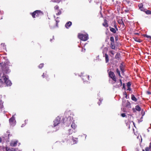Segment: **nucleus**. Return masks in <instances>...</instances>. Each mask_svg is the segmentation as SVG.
<instances>
[{
	"mask_svg": "<svg viewBox=\"0 0 151 151\" xmlns=\"http://www.w3.org/2000/svg\"><path fill=\"white\" fill-rule=\"evenodd\" d=\"M9 61H6L2 65L1 64H0V65L1 66V69L2 71L3 72V73H8L10 72L9 67L6 66L9 65Z\"/></svg>",
	"mask_w": 151,
	"mask_h": 151,
	"instance_id": "obj_1",
	"label": "nucleus"
},
{
	"mask_svg": "<svg viewBox=\"0 0 151 151\" xmlns=\"http://www.w3.org/2000/svg\"><path fill=\"white\" fill-rule=\"evenodd\" d=\"M1 75L2 73L0 72V87H1L3 86L2 84L7 81L8 78L3 73L2 76Z\"/></svg>",
	"mask_w": 151,
	"mask_h": 151,
	"instance_id": "obj_2",
	"label": "nucleus"
},
{
	"mask_svg": "<svg viewBox=\"0 0 151 151\" xmlns=\"http://www.w3.org/2000/svg\"><path fill=\"white\" fill-rule=\"evenodd\" d=\"M134 91V94H133V101H134V102H133V104H137L139 103L138 101L139 99V95L138 93H136L135 91Z\"/></svg>",
	"mask_w": 151,
	"mask_h": 151,
	"instance_id": "obj_3",
	"label": "nucleus"
},
{
	"mask_svg": "<svg viewBox=\"0 0 151 151\" xmlns=\"http://www.w3.org/2000/svg\"><path fill=\"white\" fill-rule=\"evenodd\" d=\"M43 15V13L40 10H36L32 14V16L33 18L36 17L35 16L37 17H39Z\"/></svg>",
	"mask_w": 151,
	"mask_h": 151,
	"instance_id": "obj_4",
	"label": "nucleus"
},
{
	"mask_svg": "<svg viewBox=\"0 0 151 151\" xmlns=\"http://www.w3.org/2000/svg\"><path fill=\"white\" fill-rule=\"evenodd\" d=\"M78 37L80 39L84 41H86L88 39V35L79 34L78 35Z\"/></svg>",
	"mask_w": 151,
	"mask_h": 151,
	"instance_id": "obj_5",
	"label": "nucleus"
},
{
	"mask_svg": "<svg viewBox=\"0 0 151 151\" xmlns=\"http://www.w3.org/2000/svg\"><path fill=\"white\" fill-rule=\"evenodd\" d=\"M9 122L10 125L11 126H14L15 125L16 121L14 115L9 119Z\"/></svg>",
	"mask_w": 151,
	"mask_h": 151,
	"instance_id": "obj_6",
	"label": "nucleus"
},
{
	"mask_svg": "<svg viewBox=\"0 0 151 151\" xmlns=\"http://www.w3.org/2000/svg\"><path fill=\"white\" fill-rule=\"evenodd\" d=\"M122 104L123 106H125L127 108L130 107V104L128 101H123Z\"/></svg>",
	"mask_w": 151,
	"mask_h": 151,
	"instance_id": "obj_7",
	"label": "nucleus"
},
{
	"mask_svg": "<svg viewBox=\"0 0 151 151\" xmlns=\"http://www.w3.org/2000/svg\"><path fill=\"white\" fill-rule=\"evenodd\" d=\"M60 119V118L58 116L55 119L54 121V127L56 126L59 124Z\"/></svg>",
	"mask_w": 151,
	"mask_h": 151,
	"instance_id": "obj_8",
	"label": "nucleus"
},
{
	"mask_svg": "<svg viewBox=\"0 0 151 151\" xmlns=\"http://www.w3.org/2000/svg\"><path fill=\"white\" fill-rule=\"evenodd\" d=\"M109 77L111 78L115 82L116 81V77L114 73L113 72L110 71L109 73Z\"/></svg>",
	"mask_w": 151,
	"mask_h": 151,
	"instance_id": "obj_9",
	"label": "nucleus"
},
{
	"mask_svg": "<svg viewBox=\"0 0 151 151\" xmlns=\"http://www.w3.org/2000/svg\"><path fill=\"white\" fill-rule=\"evenodd\" d=\"M136 110L140 111L141 110V108L139 105H137L135 106V109L133 108V111L134 112H136Z\"/></svg>",
	"mask_w": 151,
	"mask_h": 151,
	"instance_id": "obj_10",
	"label": "nucleus"
},
{
	"mask_svg": "<svg viewBox=\"0 0 151 151\" xmlns=\"http://www.w3.org/2000/svg\"><path fill=\"white\" fill-rule=\"evenodd\" d=\"M17 140L12 141L10 143V145L12 147H15L17 145Z\"/></svg>",
	"mask_w": 151,
	"mask_h": 151,
	"instance_id": "obj_11",
	"label": "nucleus"
},
{
	"mask_svg": "<svg viewBox=\"0 0 151 151\" xmlns=\"http://www.w3.org/2000/svg\"><path fill=\"white\" fill-rule=\"evenodd\" d=\"M143 4L142 3H140L138 5V7L139 8V9L142 11L144 12L145 10V9L143 7Z\"/></svg>",
	"mask_w": 151,
	"mask_h": 151,
	"instance_id": "obj_12",
	"label": "nucleus"
},
{
	"mask_svg": "<svg viewBox=\"0 0 151 151\" xmlns=\"http://www.w3.org/2000/svg\"><path fill=\"white\" fill-rule=\"evenodd\" d=\"M133 38H134L135 41L139 42H142V40L139 39L138 37H135V36H134V35H133Z\"/></svg>",
	"mask_w": 151,
	"mask_h": 151,
	"instance_id": "obj_13",
	"label": "nucleus"
},
{
	"mask_svg": "<svg viewBox=\"0 0 151 151\" xmlns=\"http://www.w3.org/2000/svg\"><path fill=\"white\" fill-rule=\"evenodd\" d=\"M72 25V22L69 21L67 22L65 24V26L67 28H68Z\"/></svg>",
	"mask_w": 151,
	"mask_h": 151,
	"instance_id": "obj_14",
	"label": "nucleus"
},
{
	"mask_svg": "<svg viewBox=\"0 0 151 151\" xmlns=\"http://www.w3.org/2000/svg\"><path fill=\"white\" fill-rule=\"evenodd\" d=\"M104 57L105 58V61L106 63H107L109 62V58L108 55L106 53H105Z\"/></svg>",
	"mask_w": 151,
	"mask_h": 151,
	"instance_id": "obj_15",
	"label": "nucleus"
},
{
	"mask_svg": "<svg viewBox=\"0 0 151 151\" xmlns=\"http://www.w3.org/2000/svg\"><path fill=\"white\" fill-rule=\"evenodd\" d=\"M118 22L119 24L122 26L123 27H124V25L122 19H119L118 20Z\"/></svg>",
	"mask_w": 151,
	"mask_h": 151,
	"instance_id": "obj_16",
	"label": "nucleus"
},
{
	"mask_svg": "<svg viewBox=\"0 0 151 151\" xmlns=\"http://www.w3.org/2000/svg\"><path fill=\"white\" fill-rule=\"evenodd\" d=\"M131 83L130 82H128L127 83V90L131 91V89L130 88V87L131 86Z\"/></svg>",
	"mask_w": 151,
	"mask_h": 151,
	"instance_id": "obj_17",
	"label": "nucleus"
},
{
	"mask_svg": "<svg viewBox=\"0 0 151 151\" xmlns=\"http://www.w3.org/2000/svg\"><path fill=\"white\" fill-rule=\"evenodd\" d=\"M4 83H5L7 86H10L12 85V83L11 82V81L9 80H8L7 79V81H6V82H5Z\"/></svg>",
	"mask_w": 151,
	"mask_h": 151,
	"instance_id": "obj_18",
	"label": "nucleus"
},
{
	"mask_svg": "<svg viewBox=\"0 0 151 151\" xmlns=\"http://www.w3.org/2000/svg\"><path fill=\"white\" fill-rule=\"evenodd\" d=\"M145 150L146 151H149L151 150V142L150 143L149 147H146Z\"/></svg>",
	"mask_w": 151,
	"mask_h": 151,
	"instance_id": "obj_19",
	"label": "nucleus"
},
{
	"mask_svg": "<svg viewBox=\"0 0 151 151\" xmlns=\"http://www.w3.org/2000/svg\"><path fill=\"white\" fill-rule=\"evenodd\" d=\"M103 25L105 27H107L108 26L107 21L106 20H104V22L103 24Z\"/></svg>",
	"mask_w": 151,
	"mask_h": 151,
	"instance_id": "obj_20",
	"label": "nucleus"
},
{
	"mask_svg": "<svg viewBox=\"0 0 151 151\" xmlns=\"http://www.w3.org/2000/svg\"><path fill=\"white\" fill-rule=\"evenodd\" d=\"M144 12H145L147 14H151V11L149 10H147L146 9H145V10Z\"/></svg>",
	"mask_w": 151,
	"mask_h": 151,
	"instance_id": "obj_21",
	"label": "nucleus"
},
{
	"mask_svg": "<svg viewBox=\"0 0 151 151\" xmlns=\"http://www.w3.org/2000/svg\"><path fill=\"white\" fill-rule=\"evenodd\" d=\"M111 47L113 49H115V47L114 45V42H111Z\"/></svg>",
	"mask_w": 151,
	"mask_h": 151,
	"instance_id": "obj_22",
	"label": "nucleus"
},
{
	"mask_svg": "<svg viewBox=\"0 0 151 151\" xmlns=\"http://www.w3.org/2000/svg\"><path fill=\"white\" fill-rule=\"evenodd\" d=\"M139 32L137 31V32H135L134 31L133 32V33L134 36H135V35H137L138 36H139Z\"/></svg>",
	"mask_w": 151,
	"mask_h": 151,
	"instance_id": "obj_23",
	"label": "nucleus"
},
{
	"mask_svg": "<svg viewBox=\"0 0 151 151\" xmlns=\"http://www.w3.org/2000/svg\"><path fill=\"white\" fill-rule=\"evenodd\" d=\"M110 31L113 33H115L116 31L115 29L113 28H111L110 29Z\"/></svg>",
	"mask_w": 151,
	"mask_h": 151,
	"instance_id": "obj_24",
	"label": "nucleus"
},
{
	"mask_svg": "<svg viewBox=\"0 0 151 151\" xmlns=\"http://www.w3.org/2000/svg\"><path fill=\"white\" fill-rule=\"evenodd\" d=\"M71 127L72 128L74 129L76 128V125L75 123H73L71 125Z\"/></svg>",
	"mask_w": 151,
	"mask_h": 151,
	"instance_id": "obj_25",
	"label": "nucleus"
},
{
	"mask_svg": "<svg viewBox=\"0 0 151 151\" xmlns=\"http://www.w3.org/2000/svg\"><path fill=\"white\" fill-rule=\"evenodd\" d=\"M3 107V102L2 101H0V109H1Z\"/></svg>",
	"mask_w": 151,
	"mask_h": 151,
	"instance_id": "obj_26",
	"label": "nucleus"
},
{
	"mask_svg": "<svg viewBox=\"0 0 151 151\" xmlns=\"http://www.w3.org/2000/svg\"><path fill=\"white\" fill-rule=\"evenodd\" d=\"M6 151H13L12 149H11L7 147H6Z\"/></svg>",
	"mask_w": 151,
	"mask_h": 151,
	"instance_id": "obj_27",
	"label": "nucleus"
},
{
	"mask_svg": "<svg viewBox=\"0 0 151 151\" xmlns=\"http://www.w3.org/2000/svg\"><path fill=\"white\" fill-rule=\"evenodd\" d=\"M110 40L111 41V42H114V38L113 37H110Z\"/></svg>",
	"mask_w": 151,
	"mask_h": 151,
	"instance_id": "obj_28",
	"label": "nucleus"
},
{
	"mask_svg": "<svg viewBox=\"0 0 151 151\" xmlns=\"http://www.w3.org/2000/svg\"><path fill=\"white\" fill-rule=\"evenodd\" d=\"M116 73L118 74L121 77V76L120 75V71H119V70L118 69H117L116 70Z\"/></svg>",
	"mask_w": 151,
	"mask_h": 151,
	"instance_id": "obj_29",
	"label": "nucleus"
},
{
	"mask_svg": "<svg viewBox=\"0 0 151 151\" xmlns=\"http://www.w3.org/2000/svg\"><path fill=\"white\" fill-rule=\"evenodd\" d=\"M43 63H42L40 64L38 66L39 68H41L43 66Z\"/></svg>",
	"mask_w": 151,
	"mask_h": 151,
	"instance_id": "obj_30",
	"label": "nucleus"
},
{
	"mask_svg": "<svg viewBox=\"0 0 151 151\" xmlns=\"http://www.w3.org/2000/svg\"><path fill=\"white\" fill-rule=\"evenodd\" d=\"M61 13V12L59 10L58 12L56 14V15L58 16L60 15Z\"/></svg>",
	"mask_w": 151,
	"mask_h": 151,
	"instance_id": "obj_31",
	"label": "nucleus"
},
{
	"mask_svg": "<svg viewBox=\"0 0 151 151\" xmlns=\"http://www.w3.org/2000/svg\"><path fill=\"white\" fill-rule=\"evenodd\" d=\"M122 66H120V69L122 73H123L124 71V69L122 68Z\"/></svg>",
	"mask_w": 151,
	"mask_h": 151,
	"instance_id": "obj_32",
	"label": "nucleus"
},
{
	"mask_svg": "<svg viewBox=\"0 0 151 151\" xmlns=\"http://www.w3.org/2000/svg\"><path fill=\"white\" fill-rule=\"evenodd\" d=\"M84 78H82V79L84 81V79H85V78H88V80L89 79V76H88L87 77L86 76H85V77H84ZM84 82H85V81H83Z\"/></svg>",
	"mask_w": 151,
	"mask_h": 151,
	"instance_id": "obj_33",
	"label": "nucleus"
},
{
	"mask_svg": "<svg viewBox=\"0 0 151 151\" xmlns=\"http://www.w3.org/2000/svg\"><path fill=\"white\" fill-rule=\"evenodd\" d=\"M68 131L69 132V133H68V135H70V134H72V132L71 131V129H69V130Z\"/></svg>",
	"mask_w": 151,
	"mask_h": 151,
	"instance_id": "obj_34",
	"label": "nucleus"
},
{
	"mask_svg": "<svg viewBox=\"0 0 151 151\" xmlns=\"http://www.w3.org/2000/svg\"><path fill=\"white\" fill-rule=\"evenodd\" d=\"M58 8H59L58 6H57V5L55 6L54 7V9H55L57 10L58 9Z\"/></svg>",
	"mask_w": 151,
	"mask_h": 151,
	"instance_id": "obj_35",
	"label": "nucleus"
},
{
	"mask_svg": "<svg viewBox=\"0 0 151 151\" xmlns=\"http://www.w3.org/2000/svg\"><path fill=\"white\" fill-rule=\"evenodd\" d=\"M121 115L122 117H124L126 116V115L124 113H123L121 114Z\"/></svg>",
	"mask_w": 151,
	"mask_h": 151,
	"instance_id": "obj_36",
	"label": "nucleus"
},
{
	"mask_svg": "<svg viewBox=\"0 0 151 151\" xmlns=\"http://www.w3.org/2000/svg\"><path fill=\"white\" fill-rule=\"evenodd\" d=\"M123 88L125 89V85L124 83L123 84Z\"/></svg>",
	"mask_w": 151,
	"mask_h": 151,
	"instance_id": "obj_37",
	"label": "nucleus"
},
{
	"mask_svg": "<svg viewBox=\"0 0 151 151\" xmlns=\"http://www.w3.org/2000/svg\"><path fill=\"white\" fill-rule=\"evenodd\" d=\"M1 45L3 46L4 49L6 48V45L2 43Z\"/></svg>",
	"mask_w": 151,
	"mask_h": 151,
	"instance_id": "obj_38",
	"label": "nucleus"
},
{
	"mask_svg": "<svg viewBox=\"0 0 151 151\" xmlns=\"http://www.w3.org/2000/svg\"><path fill=\"white\" fill-rule=\"evenodd\" d=\"M145 36L146 37H147V38H151V37L149 36H148L147 35H145V36Z\"/></svg>",
	"mask_w": 151,
	"mask_h": 151,
	"instance_id": "obj_39",
	"label": "nucleus"
},
{
	"mask_svg": "<svg viewBox=\"0 0 151 151\" xmlns=\"http://www.w3.org/2000/svg\"><path fill=\"white\" fill-rule=\"evenodd\" d=\"M107 50H108V48L107 47H105V48H104V51L103 52V53H104L105 50L107 51Z\"/></svg>",
	"mask_w": 151,
	"mask_h": 151,
	"instance_id": "obj_40",
	"label": "nucleus"
},
{
	"mask_svg": "<svg viewBox=\"0 0 151 151\" xmlns=\"http://www.w3.org/2000/svg\"><path fill=\"white\" fill-rule=\"evenodd\" d=\"M146 92L148 94H151V92L150 91H147Z\"/></svg>",
	"mask_w": 151,
	"mask_h": 151,
	"instance_id": "obj_41",
	"label": "nucleus"
},
{
	"mask_svg": "<svg viewBox=\"0 0 151 151\" xmlns=\"http://www.w3.org/2000/svg\"><path fill=\"white\" fill-rule=\"evenodd\" d=\"M110 52L112 55H114V51H110Z\"/></svg>",
	"mask_w": 151,
	"mask_h": 151,
	"instance_id": "obj_42",
	"label": "nucleus"
},
{
	"mask_svg": "<svg viewBox=\"0 0 151 151\" xmlns=\"http://www.w3.org/2000/svg\"><path fill=\"white\" fill-rule=\"evenodd\" d=\"M73 140L74 141H73V144H75V143H76L77 142V141L76 140H74V139H73Z\"/></svg>",
	"mask_w": 151,
	"mask_h": 151,
	"instance_id": "obj_43",
	"label": "nucleus"
},
{
	"mask_svg": "<svg viewBox=\"0 0 151 151\" xmlns=\"http://www.w3.org/2000/svg\"><path fill=\"white\" fill-rule=\"evenodd\" d=\"M128 125H129V126H128V128H129H129H130V127L129 125V123H127V126H128Z\"/></svg>",
	"mask_w": 151,
	"mask_h": 151,
	"instance_id": "obj_44",
	"label": "nucleus"
},
{
	"mask_svg": "<svg viewBox=\"0 0 151 151\" xmlns=\"http://www.w3.org/2000/svg\"><path fill=\"white\" fill-rule=\"evenodd\" d=\"M11 135H10V134L9 133L8 134V138H9V137H10V136H11Z\"/></svg>",
	"mask_w": 151,
	"mask_h": 151,
	"instance_id": "obj_45",
	"label": "nucleus"
},
{
	"mask_svg": "<svg viewBox=\"0 0 151 151\" xmlns=\"http://www.w3.org/2000/svg\"><path fill=\"white\" fill-rule=\"evenodd\" d=\"M120 81V83H121V86L122 85V80L121 79H120L119 80Z\"/></svg>",
	"mask_w": 151,
	"mask_h": 151,
	"instance_id": "obj_46",
	"label": "nucleus"
},
{
	"mask_svg": "<svg viewBox=\"0 0 151 151\" xmlns=\"http://www.w3.org/2000/svg\"><path fill=\"white\" fill-rule=\"evenodd\" d=\"M118 54H117L115 56V58H118Z\"/></svg>",
	"mask_w": 151,
	"mask_h": 151,
	"instance_id": "obj_47",
	"label": "nucleus"
},
{
	"mask_svg": "<svg viewBox=\"0 0 151 151\" xmlns=\"http://www.w3.org/2000/svg\"><path fill=\"white\" fill-rule=\"evenodd\" d=\"M44 73H43V75H42V76L44 78Z\"/></svg>",
	"mask_w": 151,
	"mask_h": 151,
	"instance_id": "obj_48",
	"label": "nucleus"
},
{
	"mask_svg": "<svg viewBox=\"0 0 151 151\" xmlns=\"http://www.w3.org/2000/svg\"><path fill=\"white\" fill-rule=\"evenodd\" d=\"M68 119H71V117H69L68 118Z\"/></svg>",
	"mask_w": 151,
	"mask_h": 151,
	"instance_id": "obj_49",
	"label": "nucleus"
},
{
	"mask_svg": "<svg viewBox=\"0 0 151 151\" xmlns=\"http://www.w3.org/2000/svg\"><path fill=\"white\" fill-rule=\"evenodd\" d=\"M56 20V22H59V21L58 20Z\"/></svg>",
	"mask_w": 151,
	"mask_h": 151,
	"instance_id": "obj_50",
	"label": "nucleus"
},
{
	"mask_svg": "<svg viewBox=\"0 0 151 151\" xmlns=\"http://www.w3.org/2000/svg\"><path fill=\"white\" fill-rule=\"evenodd\" d=\"M102 100V99H99V101L101 102V101Z\"/></svg>",
	"mask_w": 151,
	"mask_h": 151,
	"instance_id": "obj_51",
	"label": "nucleus"
},
{
	"mask_svg": "<svg viewBox=\"0 0 151 151\" xmlns=\"http://www.w3.org/2000/svg\"><path fill=\"white\" fill-rule=\"evenodd\" d=\"M114 26H115V27L116 28V29L117 30V29L116 28V25H115H115Z\"/></svg>",
	"mask_w": 151,
	"mask_h": 151,
	"instance_id": "obj_52",
	"label": "nucleus"
},
{
	"mask_svg": "<svg viewBox=\"0 0 151 151\" xmlns=\"http://www.w3.org/2000/svg\"><path fill=\"white\" fill-rule=\"evenodd\" d=\"M1 138L0 137V142H1Z\"/></svg>",
	"mask_w": 151,
	"mask_h": 151,
	"instance_id": "obj_53",
	"label": "nucleus"
},
{
	"mask_svg": "<svg viewBox=\"0 0 151 151\" xmlns=\"http://www.w3.org/2000/svg\"><path fill=\"white\" fill-rule=\"evenodd\" d=\"M131 99H132V94L131 95Z\"/></svg>",
	"mask_w": 151,
	"mask_h": 151,
	"instance_id": "obj_54",
	"label": "nucleus"
},
{
	"mask_svg": "<svg viewBox=\"0 0 151 151\" xmlns=\"http://www.w3.org/2000/svg\"><path fill=\"white\" fill-rule=\"evenodd\" d=\"M134 70H135V71H136V72H137V70H136V69H135V68H134Z\"/></svg>",
	"mask_w": 151,
	"mask_h": 151,
	"instance_id": "obj_55",
	"label": "nucleus"
},
{
	"mask_svg": "<svg viewBox=\"0 0 151 151\" xmlns=\"http://www.w3.org/2000/svg\"><path fill=\"white\" fill-rule=\"evenodd\" d=\"M98 104H99V105H100V103H99V102H98Z\"/></svg>",
	"mask_w": 151,
	"mask_h": 151,
	"instance_id": "obj_56",
	"label": "nucleus"
},
{
	"mask_svg": "<svg viewBox=\"0 0 151 151\" xmlns=\"http://www.w3.org/2000/svg\"><path fill=\"white\" fill-rule=\"evenodd\" d=\"M124 93V94H126V92H125V93Z\"/></svg>",
	"mask_w": 151,
	"mask_h": 151,
	"instance_id": "obj_57",
	"label": "nucleus"
},
{
	"mask_svg": "<svg viewBox=\"0 0 151 151\" xmlns=\"http://www.w3.org/2000/svg\"><path fill=\"white\" fill-rule=\"evenodd\" d=\"M142 151H145L144 150H142Z\"/></svg>",
	"mask_w": 151,
	"mask_h": 151,
	"instance_id": "obj_58",
	"label": "nucleus"
},
{
	"mask_svg": "<svg viewBox=\"0 0 151 151\" xmlns=\"http://www.w3.org/2000/svg\"><path fill=\"white\" fill-rule=\"evenodd\" d=\"M51 40H51V39H50V41H51Z\"/></svg>",
	"mask_w": 151,
	"mask_h": 151,
	"instance_id": "obj_59",
	"label": "nucleus"
},
{
	"mask_svg": "<svg viewBox=\"0 0 151 151\" xmlns=\"http://www.w3.org/2000/svg\"><path fill=\"white\" fill-rule=\"evenodd\" d=\"M26 122V120H25V122Z\"/></svg>",
	"mask_w": 151,
	"mask_h": 151,
	"instance_id": "obj_60",
	"label": "nucleus"
},
{
	"mask_svg": "<svg viewBox=\"0 0 151 151\" xmlns=\"http://www.w3.org/2000/svg\"><path fill=\"white\" fill-rule=\"evenodd\" d=\"M21 127H23L22 125L21 126Z\"/></svg>",
	"mask_w": 151,
	"mask_h": 151,
	"instance_id": "obj_61",
	"label": "nucleus"
},
{
	"mask_svg": "<svg viewBox=\"0 0 151 151\" xmlns=\"http://www.w3.org/2000/svg\"><path fill=\"white\" fill-rule=\"evenodd\" d=\"M133 124H134V122H133Z\"/></svg>",
	"mask_w": 151,
	"mask_h": 151,
	"instance_id": "obj_62",
	"label": "nucleus"
}]
</instances>
